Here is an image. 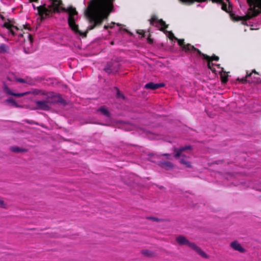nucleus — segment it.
<instances>
[{"instance_id":"1","label":"nucleus","mask_w":261,"mask_h":261,"mask_svg":"<svg viewBox=\"0 0 261 261\" xmlns=\"http://www.w3.org/2000/svg\"><path fill=\"white\" fill-rule=\"evenodd\" d=\"M114 0H93L89 4L86 11L90 25L87 29L90 30L107 18L113 8Z\"/></svg>"},{"instance_id":"2","label":"nucleus","mask_w":261,"mask_h":261,"mask_svg":"<svg viewBox=\"0 0 261 261\" xmlns=\"http://www.w3.org/2000/svg\"><path fill=\"white\" fill-rule=\"evenodd\" d=\"M38 11L41 17L46 16L49 15L50 12H61L66 11L68 14V22L70 28L76 34L80 36H86V33H83L78 29V25L76 24L77 20V13L75 9L69 8L65 9L62 6L60 1L49 0L44 6L38 7Z\"/></svg>"},{"instance_id":"3","label":"nucleus","mask_w":261,"mask_h":261,"mask_svg":"<svg viewBox=\"0 0 261 261\" xmlns=\"http://www.w3.org/2000/svg\"><path fill=\"white\" fill-rule=\"evenodd\" d=\"M249 9L246 16V19H249L261 12V0H247Z\"/></svg>"},{"instance_id":"4","label":"nucleus","mask_w":261,"mask_h":261,"mask_svg":"<svg viewBox=\"0 0 261 261\" xmlns=\"http://www.w3.org/2000/svg\"><path fill=\"white\" fill-rule=\"evenodd\" d=\"M150 24L153 26L158 28L161 30H164V29L167 27L164 21L162 19H158L155 17H152L151 18Z\"/></svg>"},{"instance_id":"5","label":"nucleus","mask_w":261,"mask_h":261,"mask_svg":"<svg viewBox=\"0 0 261 261\" xmlns=\"http://www.w3.org/2000/svg\"><path fill=\"white\" fill-rule=\"evenodd\" d=\"M190 146H186L185 147H182L179 149L175 150V156L176 157H181L188 155L190 156V153L186 151L187 150H191Z\"/></svg>"},{"instance_id":"6","label":"nucleus","mask_w":261,"mask_h":261,"mask_svg":"<svg viewBox=\"0 0 261 261\" xmlns=\"http://www.w3.org/2000/svg\"><path fill=\"white\" fill-rule=\"evenodd\" d=\"M178 44L182 47V49L186 51H197L198 53L200 54L199 50H197L193 46L188 44L186 45H184V40H178Z\"/></svg>"},{"instance_id":"7","label":"nucleus","mask_w":261,"mask_h":261,"mask_svg":"<svg viewBox=\"0 0 261 261\" xmlns=\"http://www.w3.org/2000/svg\"><path fill=\"white\" fill-rule=\"evenodd\" d=\"M36 103L38 109L48 110L50 108V103L46 101H37Z\"/></svg>"},{"instance_id":"8","label":"nucleus","mask_w":261,"mask_h":261,"mask_svg":"<svg viewBox=\"0 0 261 261\" xmlns=\"http://www.w3.org/2000/svg\"><path fill=\"white\" fill-rule=\"evenodd\" d=\"M4 26L8 29V33H11L12 35H14L17 30V28L14 26L10 21L5 22Z\"/></svg>"},{"instance_id":"9","label":"nucleus","mask_w":261,"mask_h":261,"mask_svg":"<svg viewBox=\"0 0 261 261\" xmlns=\"http://www.w3.org/2000/svg\"><path fill=\"white\" fill-rule=\"evenodd\" d=\"M230 247L234 250L238 251L241 253L245 252V249L237 241H233L230 244Z\"/></svg>"},{"instance_id":"10","label":"nucleus","mask_w":261,"mask_h":261,"mask_svg":"<svg viewBox=\"0 0 261 261\" xmlns=\"http://www.w3.org/2000/svg\"><path fill=\"white\" fill-rule=\"evenodd\" d=\"M189 247L195 250L199 255L204 258H208V255L203 251H202L195 244H189Z\"/></svg>"},{"instance_id":"11","label":"nucleus","mask_w":261,"mask_h":261,"mask_svg":"<svg viewBox=\"0 0 261 261\" xmlns=\"http://www.w3.org/2000/svg\"><path fill=\"white\" fill-rule=\"evenodd\" d=\"M203 56L208 61V64H207L208 67L210 69H211L213 71H216L215 69L214 68H213L212 67L213 64L211 62V61H213V60L218 61L219 59L218 57L214 56L212 57H210L204 55H203Z\"/></svg>"},{"instance_id":"12","label":"nucleus","mask_w":261,"mask_h":261,"mask_svg":"<svg viewBox=\"0 0 261 261\" xmlns=\"http://www.w3.org/2000/svg\"><path fill=\"white\" fill-rule=\"evenodd\" d=\"M164 86L163 84H154L153 83H149L145 85V88L151 90H155Z\"/></svg>"},{"instance_id":"13","label":"nucleus","mask_w":261,"mask_h":261,"mask_svg":"<svg viewBox=\"0 0 261 261\" xmlns=\"http://www.w3.org/2000/svg\"><path fill=\"white\" fill-rule=\"evenodd\" d=\"M177 242L180 245H187L189 247V244H193L189 242L184 237L179 236L176 238Z\"/></svg>"},{"instance_id":"14","label":"nucleus","mask_w":261,"mask_h":261,"mask_svg":"<svg viewBox=\"0 0 261 261\" xmlns=\"http://www.w3.org/2000/svg\"><path fill=\"white\" fill-rule=\"evenodd\" d=\"M98 111L101 112L104 116H105L108 118H109V119L110 118L109 113L108 111L106 109V108L105 107H102L100 108L98 110Z\"/></svg>"},{"instance_id":"15","label":"nucleus","mask_w":261,"mask_h":261,"mask_svg":"<svg viewBox=\"0 0 261 261\" xmlns=\"http://www.w3.org/2000/svg\"><path fill=\"white\" fill-rule=\"evenodd\" d=\"M227 2H228V0H226ZM213 2H216V3H221L222 5V9H223L224 11H228L229 10V7L228 8V9H227V5L226 4H224L223 3V0H213Z\"/></svg>"},{"instance_id":"16","label":"nucleus","mask_w":261,"mask_h":261,"mask_svg":"<svg viewBox=\"0 0 261 261\" xmlns=\"http://www.w3.org/2000/svg\"><path fill=\"white\" fill-rule=\"evenodd\" d=\"M8 93L11 95H13V96H17V97H20V96H24V95H25L29 93L30 92H27L21 93H15L11 92L10 90H8Z\"/></svg>"},{"instance_id":"17","label":"nucleus","mask_w":261,"mask_h":261,"mask_svg":"<svg viewBox=\"0 0 261 261\" xmlns=\"http://www.w3.org/2000/svg\"><path fill=\"white\" fill-rule=\"evenodd\" d=\"M6 102L12 106L15 107H19L16 102L13 100L12 99H9L6 100Z\"/></svg>"},{"instance_id":"18","label":"nucleus","mask_w":261,"mask_h":261,"mask_svg":"<svg viewBox=\"0 0 261 261\" xmlns=\"http://www.w3.org/2000/svg\"><path fill=\"white\" fill-rule=\"evenodd\" d=\"M223 71V69H221V70L218 71L219 73H221V80L223 83H226L227 81V77L226 75H223L222 74V72Z\"/></svg>"},{"instance_id":"19","label":"nucleus","mask_w":261,"mask_h":261,"mask_svg":"<svg viewBox=\"0 0 261 261\" xmlns=\"http://www.w3.org/2000/svg\"><path fill=\"white\" fill-rule=\"evenodd\" d=\"M116 24V23L115 22H112L111 23L108 24V25H105L104 26V28L105 29H107L108 28H110V29H112L114 27V25ZM116 25L117 26H120V25L119 24V23H117Z\"/></svg>"},{"instance_id":"20","label":"nucleus","mask_w":261,"mask_h":261,"mask_svg":"<svg viewBox=\"0 0 261 261\" xmlns=\"http://www.w3.org/2000/svg\"><path fill=\"white\" fill-rule=\"evenodd\" d=\"M180 163L183 165H185L187 167H190L191 166L190 163L188 161H186L183 159H180Z\"/></svg>"},{"instance_id":"21","label":"nucleus","mask_w":261,"mask_h":261,"mask_svg":"<svg viewBox=\"0 0 261 261\" xmlns=\"http://www.w3.org/2000/svg\"><path fill=\"white\" fill-rule=\"evenodd\" d=\"M162 165L166 169H169L172 167V164L169 162H164L162 164Z\"/></svg>"},{"instance_id":"22","label":"nucleus","mask_w":261,"mask_h":261,"mask_svg":"<svg viewBox=\"0 0 261 261\" xmlns=\"http://www.w3.org/2000/svg\"><path fill=\"white\" fill-rule=\"evenodd\" d=\"M167 36L169 38H170L171 40H173V39H177L174 36L173 33L171 32H167Z\"/></svg>"},{"instance_id":"23","label":"nucleus","mask_w":261,"mask_h":261,"mask_svg":"<svg viewBox=\"0 0 261 261\" xmlns=\"http://www.w3.org/2000/svg\"><path fill=\"white\" fill-rule=\"evenodd\" d=\"M147 137L150 138V139H158V137L157 136H154V135L151 134V133H149L147 135Z\"/></svg>"},{"instance_id":"24","label":"nucleus","mask_w":261,"mask_h":261,"mask_svg":"<svg viewBox=\"0 0 261 261\" xmlns=\"http://www.w3.org/2000/svg\"><path fill=\"white\" fill-rule=\"evenodd\" d=\"M7 206L6 204L4 201L0 198V207L2 208H6Z\"/></svg>"},{"instance_id":"25","label":"nucleus","mask_w":261,"mask_h":261,"mask_svg":"<svg viewBox=\"0 0 261 261\" xmlns=\"http://www.w3.org/2000/svg\"><path fill=\"white\" fill-rule=\"evenodd\" d=\"M253 73H254L255 74H257L255 70H253V71H252V72L250 73L249 74H248V73H247V75H246V79H248L249 77L251 76L252 75Z\"/></svg>"},{"instance_id":"26","label":"nucleus","mask_w":261,"mask_h":261,"mask_svg":"<svg viewBox=\"0 0 261 261\" xmlns=\"http://www.w3.org/2000/svg\"><path fill=\"white\" fill-rule=\"evenodd\" d=\"M28 38H29L30 43L32 44L33 42V39L30 34L28 35Z\"/></svg>"},{"instance_id":"27","label":"nucleus","mask_w":261,"mask_h":261,"mask_svg":"<svg viewBox=\"0 0 261 261\" xmlns=\"http://www.w3.org/2000/svg\"><path fill=\"white\" fill-rule=\"evenodd\" d=\"M12 150L13 151H14V152H18V151H19L17 147H12Z\"/></svg>"},{"instance_id":"28","label":"nucleus","mask_w":261,"mask_h":261,"mask_svg":"<svg viewBox=\"0 0 261 261\" xmlns=\"http://www.w3.org/2000/svg\"><path fill=\"white\" fill-rule=\"evenodd\" d=\"M131 126L129 124H125L124 126L123 127V128L126 129L128 128V127H130Z\"/></svg>"},{"instance_id":"29","label":"nucleus","mask_w":261,"mask_h":261,"mask_svg":"<svg viewBox=\"0 0 261 261\" xmlns=\"http://www.w3.org/2000/svg\"><path fill=\"white\" fill-rule=\"evenodd\" d=\"M251 82H258V80L255 79V77H253V79L251 81Z\"/></svg>"},{"instance_id":"30","label":"nucleus","mask_w":261,"mask_h":261,"mask_svg":"<svg viewBox=\"0 0 261 261\" xmlns=\"http://www.w3.org/2000/svg\"><path fill=\"white\" fill-rule=\"evenodd\" d=\"M17 81L20 83H23L24 82V80L23 79H19L17 80Z\"/></svg>"},{"instance_id":"31","label":"nucleus","mask_w":261,"mask_h":261,"mask_svg":"<svg viewBox=\"0 0 261 261\" xmlns=\"http://www.w3.org/2000/svg\"><path fill=\"white\" fill-rule=\"evenodd\" d=\"M117 94H118V97H121V96H122V95L121 94H120V92H119V91H118V92Z\"/></svg>"},{"instance_id":"32","label":"nucleus","mask_w":261,"mask_h":261,"mask_svg":"<svg viewBox=\"0 0 261 261\" xmlns=\"http://www.w3.org/2000/svg\"><path fill=\"white\" fill-rule=\"evenodd\" d=\"M5 47H6V46H5V45H2L1 46V48H2V49H4Z\"/></svg>"},{"instance_id":"33","label":"nucleus","mask_w":261,"mask_h":261,"mask_svg":"<svg viewBox=\"0 0 261 261\" xmlns=\"http://www.w3.org/2000/svg\"><path fill=\"white\" fill-rule=\"evenodd\" d=\"M165 156H166L167 157H169V156H170V155L169 154H164ZM168 159V158H167Z\"/></svg>"},{"instance_id":"34","label":"nucleus","mask_w":261,"mask_h":261,"mask_svg":"<svg viewBox=\"0 0 261 261\" xmlns=\"http://www.w3.org/2000/svg\"><path fill=\"white\" fill-rule=\"evenodd\" d=\"M30 1H32V2H35L37 0H30Z\"/></svg>"},{"instance_id":"35","label":"nucleus","mask_w":261,"mask_h":261,"mask_svg":"<svg viewBox=\"0 0 261 261\" xmlns=\"http://www.w3.org/2000/svg\"><path fill=\"white\" fill-rule=\"evenodd\" d=\"M242 81H246V80H244V79H242Z\"/></svg>"},{"instance_id":"36","label":"nucleus","mask_w":261,"mask_h":261,"mask_svg":"<svg viewBox=\"0 0 261 261\" xmlns=\"http://www.w3.org/2000/svg\"><path fill=\"white\" fill-rule=\"evenodd\" d=\"M107 72L110 73L109 71L108 70H107Z\"/></svg>"}]
</instances>
